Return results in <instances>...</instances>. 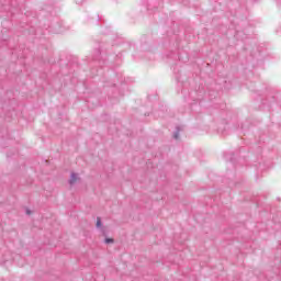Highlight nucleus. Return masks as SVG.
Returning <instances> with one entry per match:
<instances>
[{
  "label": "nucleus",
  "mask_w": 281,
  "mask_h": 281,
  "mask_svg": "<svg viewBox=\"0 0 281 281\" xmlns=\"http://www.w3.org/2000/svg\"><path fill=\"white\" fill-rule=\"evenodd\" d=\"M80 181V177H78L77 173H71L70 176V180H69V184L70 186H76V183H78Z\"/></svg>",
  "instance_id": "1"
},
{
  "label": "nucleus",
  "mask_w": 281,
  "mask_h": 281,
  "mask_svg": "<svg viewBox=\"0 0 281 281\" xmlns=\"http://www.w3.org/2000/svg\"><path fill=\"white\" fill-rule=\"evenodd\" d=\"M97 229H101V232H104V229H102V220L100 217L97 218Z\"/></svg>",
  "instance_id": "2"
},
{
  "label": "nucleus",
  "mask_w": 281,
  "mask_h": 281,
  "mask_svg": "<svg viewBox=\"0 0 281 281\" xmlns=\"http://www.w3.org/2000/svg\"><path fill=\"white\" fill-rule=\"evenodd\" d=\"M111 243H113V238H105V244H106V245H109V244H111Z\"/></svg>",
  "instance_id": "3"
},
{
  "label": "nucleus",
  "mask_w": 281,
  "mask_h": 281,
  "mask_svg": "<svg viewBox=\"0 0 281 281\" xmlns=\"http://www.w3.org/2000/svg\"><path fill=\"white\" fill-rule=\"evenodd\" d=\"M173 137H175V139H179V132H176V133L173 134Z\"/></svg>",
  "instance_id": "4"
},
{
  "label": "nucleus",
  "mask_w": 281,
  "mask_h": 281,
  "mask_svg": "<svg viewBox=\"0 0 281 281\" xmlns=\"http://www.w3.org/2000/svg\"><path fill=\"white\" fill-rule=\"evenodd\" d=\"M26 214H32V212H30V210H26Z\"/></svg>",
  "instance_id": "5"
}]
</instances>
